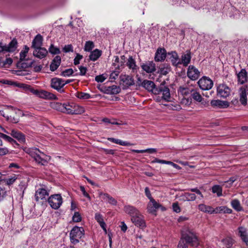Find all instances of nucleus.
<instances>
[{"instance_id":"obj_1","label":"nucleus","mask_w":248,"mask_h":248,"mask_svg":"<svg viewBox=\"0 0 248 248\" xmlns=\"http://www.w3.org/2000/svg\"><path fill=\"white\" fill-rule=\"evenodd\" d=\"M187 244L197 247L199 242L195 234L188 229H184L182 231V238L178 245V248H187Z\"/></svg>"},{"instance_id":"obj_2","label":"nucleus","mask_w":248,"mask_h":248,"mask_svg":"<svg viewBox=\"0 0 248 248\" xmlns=\"http://www.w3.org/2000/svg\"><path fill=\"white\" fill-rule=\"evenodd\" d=\"M24 151L38 164L45 166L50 159L49 156L46 155L36 148H26Z\"/></svg>"},{"instance_id":"obj_3","label":"nucleus","mask_w":248,"mask_h":248,"mask_svg":"<svg viewBox=\"0 0 248 248\" xmlns=\"http://www.w3.org/2000/svg\"><path fill=\"white\" fill-rule=\"evenodd\" d=\"M84 230L82 227L77 226L73 227L70 233L71 242L75 245L78 243L79 242V239L84 235Z\"/></svg>"},{"instance_id":"obj_4","label":"nucleus","mask_w":248,"mask_h":248,"mask_svg":"<svg viewBox=\"0 0 248 248\" xmlns=\"http://www.w3.org/2000/svg\"><path fill=\"white\" fill-rule=\"evenodd\" d=\"M68 83V80L65 81L62 78H54L51 79L50 87L58 92L62 93L64 92V90L62 89V88Z\"/></svg>"},{"instance_id":"obj_5","label":"nucleus","mask_w":248,"mask_h":248,"mask_svg":"<svg viewBox=\"0 0 248 248\" xmlns=\"http://www.w3.org/2000/svg\"><path fill=\"white\" fill-rule=\"evenodd\" d=\"M155 94H162V98L166 101L169 102L170 100V89L164 83H161L158 88L155 89Z\"/></svg>"},{"instance_id":"obj_6","label":"nucleus","mask_w":248,"mask_h":248,"mask_svg":"<svg viewBox=\"0 0 248 248\" xmlns=\"http://www.w3.org/2000/svg\"><path fill=\"white\" fill-rule=\"evenodd\" d=\"M50 206L54 209H58L62 203V199L60 194H54L48 199Z\"/></svg>"},{"instance_id":"obj_7","label":"nucleus","mask_w":248,"mask_h":248,"mask_svg":"<svg viewBox=\"0 0 248 248\" xmlns=\"http://www.w3.org/2000/svg\"><path fill=\"white\" fill-rule=\"evenodd\" d=\"M159 208H161L162 211L166 210V208L162 206V205L159 203L156 202L155 199H152L150 200V202L147 204V210L148 212L152 214H155L157 210Z\"/></svg>"},{"instance_id":"obj_8","label":"nucleus","mask_w":248,"mask_h":248,"mask_svg":"<svg viewBox=\"0 0 248 248\" xmlns=\"http://www.w3.org/2000/svg\"><path fill=\"white\" fill-rule=\"evenodd\" d=\"M200 88L202 90H209L213 85V81L206 77L201 78L198 82Z\"/></svg>"},{"instance_id":"obj_9","label":"nucleus","mask_w":248,"mask_h":248,"mask_svg":"<svg viewBox=\"0 0 248 248\" xmlns=\"http://www.w3.org/2000/svg\"><path fill=\"white\" fill-rule=\"evenodd\" d=\"M120 78L124 89L129 88L135 83L133 78L129 75H122Z\"/></svg>"},{"instance_id":"obj_10","label":"nucleus","mask_w":248,"mask_h":248,"mask_svg":"<svg viewBox=\"0 0 248 248\" xmlns=\"http://www.w3.org/2000/svg\"><path fill=\"white\" fill-rule=\"evenodd\" d=\"M231 93L230 88L225 84H222L218 85L217 88V94L220 97L226 98Z\"/></svg>"},{"instance_id":"obj_11","label":"nucleus","mask_w":248,"mask_h":248,"mask_svg":"<svg viewBox=\"0 0 248 248\" xmlns=\"http://www.w3.org/2000/svg\"><path fill=\"white\" fill-rule=\"evenodd\" d=\"M131 220L135 225L141 229L144 228L146 226L143 217L140 213H139V215L132 217L131 218Z\"/></svg>"},{"instance_id":"obj_12","label":"nucleus","mask_w":248,"mask_h":248,"mask_svg":"<svg viewBox=\"0 0 248 248\" xmlns=\"http://www.w3.org/2000/svg\"><path fill=\"white\" fill-rule=\"evenodd\" d=\"M187 76L191 80H195L199 78L200 72L195 66L190 65L187 69Z\"/></svg>"},{"instance_id":"obj_13","label":"nucleus","mask_w":248,"mask_h":248,"mask_svg":"<svg viewBox=\"0 0 248 248\" xmlns=\"http://www.w3.org/2000/svg\"><path fill=\"white\" fill-rule=\"evenodd\" d=\"M238 236L241 238L242 241L248 246V234L247 228L240 226L238 228Z\"/></svg>"},{"instance_id":"obj_14","label":"nucleus","mask_w":248,"mask_h":248,"mask_svg":"<svg viewBox=\"0 0 248 248\" xmlns=\"http://www.w3.org/2000/svg\"><path fill=\"white\" fill-rule=\"evenodd\" d=\"M121 91L120 87L117 85L106 86L104 88V93L108 94H116Z\"/></svg>"},{"instance_id":"obj_15","label":"nucleus","mask_w":248,"mask_h":248,"mask_svg":"<svg viewBox=\"0 0 248 248\" xmlns=\"http://www.w3.org/2000/svg\"><path fill=\"white\" fill-rule=\"evenodd\" d=\"M37 94L41 98L46 99H57V96L53 93L45 90L37 91Z\"/></svg>"},{"instance_id":"obj_16","label":"nucleus","mask_w":248,"mask_h":248,"mask_svg":"<svg viewBox=\"0 0 248 248\" xmlns=\"http://www.w3.org/2000/svg\"><path fill=\"white\" fill-rule=\"evenodd\" d=\"M63 112L67 114H77L78 111H77L76 108L78 106H76L75 104H63Z\"/></svg>"},{"instance_id":"obj_17","label":"nucleus","mask_w":248,"mask_h":248,"mask_svg":"<svg viewBox=\"0 0 248 248\" xmlns=\"http://www.w3.org/2000/svg\"><path fill=\"white\" fill-rule=\"evenodd\" d=\"M142 69L147 73H151L156 70L155 64L152 61H148L141 65Z\"/></svg>"},{"instance_id":"obj_18","label":"nucleus","mask_w":248,"mask_h":248,"mask_svg":"<svg viewBox=\"0 0 248 248\" xmlns=\"http://www.w3.org/2000/svg\"><path fill=\"white\" fill-rule=\"evenodd\" d=\"M166 51L164 48H159L157 49L155 57L156 62L163 61L166 57Z\"/></svg>"},{"instance_id":"obj_19","label":"nucleus","mask_w":248,"mask_h":248,"mask_svg":"<svg viewBox=\"0 0 248 248\" xmlns=\"http://www.w3.org/2000/svg\"><path fill=\"white\" fill-rule=\"evenodd\" d=\"M191 59V52L189 50H187L181 56V60H180V64H183L185 67L187 66L190 62Z\"/></svg>"},{"instance_id":"obj_20","label":"nucleus","mask_w":248,"mask_h":248,"mask_svg":"<svg viewBox=\"0 0 248 248\" xmlns=\"http://www.w3.org/2000/svg\"><path fill=\"white\" fill-rule=\"evenodd\" d=\"M237 81L240 84H243L245 83L248 80V73L245 69H242L241 71L237 73Z\"/></svg>"},{"instance_id":"obj_21","label":"nucleus","mask_w":248,"mask_h":248,"mask_svg":"<svg viewBox=\"0 0 248 248\" xmlns=\"http://www.w3.org/2000/svg\"><path fill=\"white\" fill-rule=\"evenodd\" d=\"M168 55L170 56L169 60L171 62L172 65L177 67L179 64H180L179 56L175 51L169 52Z\"/></svg>"},{"instance_id":"obj_22","label":"nucleus","mask_w":248,"mask_h":248,"mask_svg":"<svg viewBox=\"0 0 248 248\" xmlns=\"http://www.w3.org/2000/svg\"><path fill=\"white\" fill-rule=\"evenodd\" d=\"M194 87L191 86H181L178 90V92L182 95L186 96L189 94H191L194 92Z\"/></svg>"},{"instance_id":"obj_23","label":"nucleus","mask_w":248,"mask_h":248,"mask_svg":"<svg viewBox=\"0 0 248 248\" xmlns=\"http://www.w3.org/2000/svg\"><path fill=\"white\" fill-rule=\"evenodd\" d=\"M239 100L243 105L247 104L248 97L246 88L245 87H241L239 89Z\"/></svg>"},{"instance_id":"obj_24","label":"nucleus","mask_w":248,"mask_h":248,"mask_svg":"<svg viewBox=\"0 0 248 248\" xmlns=\"http://www.w3.org/2000/svg\"><path fill=\"white\" fill-rule=\"evenodd\" d=\"M141 86L149 92H152L155 93V89H156L155 85L154 82L151 80H144L141 83Z\"/></svg>"},{"instance_id":"obj_25","label":"nucleus","mask_w":248,"mask_h":248,"mask_svg":"<svg viewBox=\"0 0 248 248\" xmlns=\"http://www.w3.org/2000/svg\"><path fill=\"white\" fill-rule=\"evenodd\" d=\"M124 211L128 214L131 217V218L133 216L139 215V213H140L135 207L130 205L124 206Z\"/></svg>"},{"instance_id":"obj_26","label":"nucleus","mask_w":248,"mask_h":248,"mask_svg":"<svg viewBox=\"0 0 248 248\" xmlns=\"http://www.w3.org/2000/svg\"><path fill=\"white\" fill-rule=\"evenodd\" d=\"M47 54V50L42 47L34 48L33 52V55L39 59H43L45 57Z\"/></svg>"},{"instance_id":"obj_27","label":"nucleus","mask_w":248,"mask_h":248,"mask_svg":"<svg viewBox=\"0 0 248 248\" xmlns=\"http://www.w3.org/2000/svg\"><path fill=\"white\" fill-rule=\"evenodd\" d=\"M10 134L13 138L18 140L19 142L24 143L25 142V135L21 132L16 130H12Z\"/></svg>"},{"instance_id":"obj_28","label":"nucleus","mask_w":248,"mask_h":248,"mask_svg":"<svg viewBox=\"0 0 248 248\" xmlns=\"http://www.w3.org/2000/svg\"><path fill=\"white\" fill-rule=\"evenodd\" d=\"M48 195V193L45 189L39 188L35 193V199L37 201H39L40 200L45 199L46 197Z\"/></svg>"},{"instance_id":"obj_29","label":"nucleus","mask_w":248,"mask_h":248,"mask_svg":"<svg viewBox=\"0 0 248 248\" xmlns=\"http://www.w3.org/2000/svg\"><path fill=\"white\" fill-rule=\"evenodd\" d=\"M17 47V42L16 39H13L8 45H5L6 52H14L16 49Z\"/></svg>"},{"instance_id":"obj_30","label":"nucleus","mask_w":248,"mask_h":248,"mask_svg":"<svg viewBox=\"0 0 248 248\" xmlns=\"http://www.w3.org/2000/svg\"><path fill=\"white\" fill-rule=\"evenodd\" d=\"M191 96L194 100L199 102H201V105L202 106L201 108H202L203 106L205 107L207 105V103L205 102H202L203 98L202 97L201 95L198 93L195 89H194V92L191 93Z\"/></svg>"},{"instance_id":"obj_31","label":"nucleus","mask_w":248,"mask_h":248,"mask_svg":"<svg viewBox=\"0 0 248 248\" xmlns=\"http://www.w3.org/2000/svg\"><path fill=\"white\" fill-rule=\"evenodd\" d=\"M43 44V37L40 34H37L32 42L31 47L33 48L41 47Z\"/></svg>"},{"instance_id":"obj_32","label":"nucleus","mask_w":248,"mask_h":248,"mask_svg":"<svg viewBox=\"0 0 248 248\" xmlns=\"http://www.w3.org/2000/svg\"><path fill=\"white\" fill-rule=\"evenodd\" d=\"M61 62V58L60 56H56L50 65V69L52 71H55L60 66Z\"/></svg>"},{"instance_id":"obj_33","label":"nucleus","mask_w":248,"mask_h":248,"mask_svg":"<svg viewBox=\"0 0 248 248\" xmlns=\"http://www.w3.org/2000/svg\"><path fill=\"white\" fill-rule=\"evenodd\" d=\"M221 243L223 247L231 248L234 243V240L231 237H226L221 240Z\"/></svg>"},{"instance_id":"obj_34","label":"nucleus","mask_w":248,"mask_h":248,"mask_svg":"<svg viewBox=\"0 0 248 248\" xmlns=\"http://www.w3.org/2000/svg\"><path fill=\"white\" fill-rule=\"evenodd\" d=\"M212 106L217 107L219 108H224L228 107V102L219 100H213L211 102Z\"/></svg>"},{"instance_id":"obj_35","label":"nucleus","mask_w":248,"mask_h":248,"mask_svg":"<svg viewBox=\"0 0 248 248\" xmlns=\"http://www.w3.org/2000/svg\"><path fill=\"white\" fill-rule=\"evenodd\" d=\"M95 219L99 224L101 227L103 229L105 233H107L106 225L104 221L103 216L99 213L95 214Z\"/></svg>"},{"instance_id":"obj_36","label":"nucleus","mask_w":248,"mask_h":248,"mask_svg":"<svg viewBox=\"0 0 248 248\" xmlns=\"http://www.w3.org/2000/svg\"><path fill=\"white\" fill-rule=\"evenodd\" d=\"M198 209L202 212L208 213L210 214H214V208L208 205H206L204 204H200L198 205Z\"/></svg>"},{"instance_id":"obj_37","label":"nucleus","mask_w":248,"mask_h":248,"mask_svg":"<svg viewBox=\"0 0 248 248\" xmlns=\"http://www.w3.org/2000/svg\"><path fill=\"white\" fill-rule=\"evenodd\" d=\"M126 65L130 69H131L133 72L137 71L138 67L136 64L135 60L132 56H130L128 59Z\"/></svg>"},{"instance_id":"obj_38","label":"nucleus","mask_w":248,"mask_h":248,"mask_svg":"<svg viewBox=\"0 0 248 248\" xmlns=\"http://www.w3.org/2000/svg\"><path fill=\"white\" fill-rule=\"evenodd\" d=\"M196 199V196L194 193H185L181 196V200L183 201H194Z\"/></svg>"},{"instance_id":"obj_39","label":"nucleus","mask_w":248,"mask_h":248,"mask_svg":"<svg viewBox=\"0 0 248 248\" xmlns=\"http://www.w3.org/2000/svg\"><path fill=\"white\" fill-rule=\"evenodd\" d=\"M100 196H102V198L104 200H106L108 202V203L113 204L116 205L117 204V201L115 200L113 197L109 196L107 193H100Z\"/></svg>"},{"instance_id":"obj_40","label":"nucleus","mask_w":248,"mask_h":248,"mask_svg":"<svg viewBox=\"0 0 248 248\" xmlns=\"http://www.w3.org/2000/svg\"><path fill=\"white\" fill-rule=\"evenodd\" d=\"M101 54L102 52L101 50L95 49L91 52L89 56L90 59L92 61H95L100 57Z\"/></svg>"},{"instance_id":"obj_41","label":"nucleus","mask_w":248,"mask_h":248,"mask_svg":"<svg viewBox=\"0 0 248 248\" xmlns=\"http://www.w3.org/2000/svg\"><path fill=\"white\" fill-rule=\"evenodd\" d=\"M108 140L113 143H115L122 146H130L132 144L127 141H123L121 140L116 139L113 138H108Z\"/></svg>"},{"instance_id":"obj_42","label":"nucleus","mask_w":248,"mask_h":248,"mask_svg":"<svg viewBox=\"0 0 248 248\" xmlns=\"http://www.w3.org/2000/svg\"><path fill=\"white\" fill-rule=\"evenodd\" d=\"M18 176L16 174H13L4 179V182L8 186L13 185L17 179Z\"/></svg>"},{"instance_id":"obj_43","label":"nucleus","mask_w":248,"mask_h":248,"mask_svg":"<svg viewBox=\"0 0 248 248\" xmlns=\"http://www.w3.org/2000/svg\"><path fill=\"white\" fill-rule=\"evenodd\" d=\"M212 192L214 194H216L217 197H220L222 195V188L219 185H214L212 187Z\"/></svg>"},{"instance_id":"obj_44","label":"nucleus","mask_w":248,"mask_h":248,"mask_svg":"<svg viewBox=\"0 0 248 248\" xmlns=\"http://www.w3.org/2000/svg\"><path fill=\"white\" fill-rule=\"evenodd\" d=\"M231 205L237 211L242 210V207L241 206L240 202L238 200L235 199L232 200L231 202Z\"/></svg>"},{"instance_id":"obj_45","label":"nucleus","mask_w":248,"mask_h":248,"mask_svg":"<svg viewBox=\"0 0 248 248\" xmlns=\"http://www.w3.org/2000/svg\"><path fill=\"white\" fill-rule=\"evenodd\" d=\"M132 152L136 153H149L150 154H153L156 153L157 150L155 148H148L145 150H132Z\"/></svg>"},{"instance_id":"obj_46","label":"nucleus","mask_w":248,"mask_h":248,"mask_svg":"<svg viewBox=\"0 0 248 248\" xmlns=\"http://www.w3.org/2000/svg\"><path fill=\"white\" fill-rule=\"evenodd\" d=\"M63 104H62L58 102H54L51 104V107L58 111L63 112Z\"/></svg>"},{"instance_id":"obj_47","label":"nucleus","mask_w":248,"mask_h":248,"mask_svg":"<svg viewBox=\"0 0 248 248\" xmlns=\"http://www.w3.org/2000/svg\"><path fill=\"white\" fill-rule=\"evenodd\" d=\"M29 50V47L27 46H25L24 50H21L20 52V60L21 61L25 60Z\"/></svg>"},{"instance_id":"obj_48","label":"nucleus","mask_w":248,"mask_h":248,"mask_svg":"<svg viewBox=\"0 0 248 248\" xmlns=\"http://www.w3.org/2000/svg\"><path fill=\"white\" fill-rule=\"evenodd\" d=\"M76 96L82 99H88L91 98V95L88 93H77L76 94Z\"/></svg>"},{"instance_id":"obj_49","label":"nucleus","mask_w":248,"mask_h":248,"mask_svg":"<svg viewBox=\"0 0 248 248\" xmlns=\"http://www.w3.org/2000/svg\"><path fill=\"white\" fill-rule=\"evenodd\" d=\"M94 44L92 41H87L84 46V50L89 52L94 47Z\"/></svg>"},{"instance_id":"obj_50","label":"nucleus","mask_w":248,"mask_h":248,"mask_svg":"<svg viewBox=\"0 0 248 248\" xmlns=\"http://www.w3.org/2000/svg\"><path fill=\"white\" fill-rule=\"evenodd\" d=\"M49 52L52 54H58L60 53V49L51 44L48 49Z\"/></svg>"},{"instance_id":"obj_51","label":"nucleus","mask_w":248,"mask_h":248,"mask_svg":"<svg viewBox=\"0 0 248 248\" xmlns=\"http://www.w3.org/2000/svg\"><path fill=\"white\" fill-rule=\"evenodd\" d=\"M170 71V67L169 65L164 66L160 68V72L161 75H166Z\"/></svg>"},{"instance_id":"obj_52","label":"nucleus","mask_w":248,"mask_h":248,"mask_svg":"<svg viewBox=\"0 0 248 248\" xmlns=\"http://www.w3.org/2000/svg\"><path fill=\"white\" fill-rule=\"evenodd\" d=\"M12 62H13V60L10 58H7L3 62L0 63V65H1V64L2 63V66H4L5 67H8L9 66V65H10L12 63Z\"/></svg>"},{"instance_id":"obj_53","label":"nucleus","mask_w":248,"mask_h":248,"mask_svg":"<svg viewBox=\"0 0 248 248\" xmlns=\"http://www.w3.org/2000/svg\"><path fill=\"white\" fill-rule=\"evenodd\" d=\"M7 196V191L5 188L0 187V202L2 201Z\"/></svg>"},{"instance_id":"obj_54","label":"nucleus","mask_w":248,"mask_h":248,"mask_svg":"<svg viewBox=\"0 0 248 248\" xmlns=\"http://www.w3.org/2000/svg\"><path fill=\"white\" fill-rule=\"evenodd\" d=\"M73 73V70L72 69H67L63 71L62 74L61 75L63 77H68L72 75Z\"/></svg>"},{"instance_id":"obj_55","label":"nucleus","mask_w":248,"mask_h":248,"mask_svg":"<svg viewBox=\"0 0 248 248\" xmlns=\"http://www.w3.org/2000/svg\"><path fill=\"white\" fill-rule=\"evenodd\" d=\"M225 209V206H224L217 207L216 208L214 209V214L224 213Z\"/></svg>"},{"instance_id":"obj_56","label":"nucleus","mask_w":248,"mask_h":248,"mask_svg":"<svg viewBox=\"0 0 248 248\" xmlns=\"http://www.w3.org/2000/svg\"><path fill=\"white\" fill-rule=\"evenodd\" d=\"M73 220L76 222H78L81 220V217L78 212H75L73 216Z\"/></svg>"},{"instance_id":"obj_57","label":"nucleus","mask_w":248,"mask_h":248,"mask_svg":"<svg viewBox=\"0 0 248 248\" xmlns=\"http://www.w3.org/2000/svg\"><path fill=\"white\" fill-rule=\"evenodd\" d=\"M192 103V99L191 98H183L181 100L182 104L186 106H189Z\"/></svg>"},{"instance_id":"obj_58","label":"nucleus","mask_w":248,"mask_h":248,"mask_svg":"<svg viewBox=\"0 0 248 248\" xmlns=\"http://www.w3.org/2000/svg\"><path fill=\"white\" fill-rule=\"evenodd\" d=\"M0 138L3 139L4 140H5L10 142H12V141H14V140L9 136H7V135H6L4 134H2V133H0Z\"/></svg>"},{"instance_id":"obj_59","label":"nucleus","mask_w":248,"mask_h":248,"mask_svg":"<svg viewBox=\"0 0 248 248\" xmlns=\"http://www.w3.org/2000/svg\"><path fill=\"white\" fill-rule=\"evenodd\" d=\"M63 50L64 52H73V49L72 45H68L64 46L63 48Z\"/></svg>"},{"instance_id":"obj_60","label":"nucleus","mask_w":248,"mask_h":248,"mask_svg":"<svg viewBox=\"0 0 248 248\" xmlns=\"http://www.w3.org/2000/svg\"><path fill=\"white\" fill-rule=\"evenodd\" d=\"M172 209L173 211L176 213H179L181 211L180 207H179L178 203L177 202L173 203L172 204Z\"/></svg>"},{"instance_id":"obj_61","label":"nucleus","mask_w":248,"mask_h":248,"mask_svg":"<svg viewBox=\"0 0 248 248\" xmlns=\"http://www.w3.org/2000/svg\"><path fill=\"white\" fill-rule=\"evenodd\" d=\"M106 78H105L103 75H101L96 76L95 80L98 82H102L106 79Z\"/></svg>"},{"instance_id":"obj_62","label":"nucleus","mask_w":248,"mask_h":248,"mask_svg":"<svg viewBox=\"0 0 248 248\" xmlns=\"http://www.w3.org/2000/svg\"><path fill=\"white\" fill-rule=\"evenodd\" d=\"M6 119L9 121V122L15 124H16L18 122V119L15 118L14 117H12L11 116H7Z\"/></svg>"},{"instance_id":"obj_63","label":"nucleus","mask_w":248,"mask_h":248,"mask_svg":"<svg viewBox=\"0 0 248 248\" xmlns=\"http://www.w3.org/2000/svg\"><path fill=\"white\" fill-rule=\"evenodd\" d=\"M119 72L118 71H114L110 74L109 78L111 79H115L118 76Z\"/></svg>"},{"instance_id":"obj_64","label":"nucleus","mask_w":248,"mask_h":248,"mask_svg":"<svg viewBox=\"0 0 248 248\" xmlns=\"http://www.w3.org/2000/svg\"><path fill=\"white\" fill-rule=\"evenodd\" d=\"M82 58V56L78 54L74 59V64L77 65L79 63L80 60Z\"/></svg>"}]
</instances>
